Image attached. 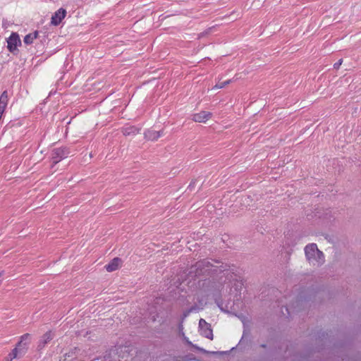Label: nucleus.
<instances>
[{"label": "nucleus", "mask_w": 361, "mask_h": 361, "mask_svg": "<svg viewBox=\"0 0 361 361\" xmlns=\"http://www.w3.org/2000/svg\"><path fill=\"white\" fill-rule=\"evenodd\" d=\"M37 37V32H33V33H30L27 35L25 36L24 37V43L26 44H31L34 39H36Z\"/></svg>", "instance_id": "nucleus-12"}, {"label": "nucleus", "mask_w": 361, "mask_h": 361, "mask_svg": "<svg viewBox=\"0 0 361 361\" xmlns=\"http://www.w3.org/2000/svg\"><path fill=\"white\" fill-rule=\"evenodd\" d=\"M21 350L20 347H18L16 345V348L12 350V351L6 357V361H12L13 359L17 358L18 357V354Z\"/></svg>", "instance_id": "nucleus-11"}, {"label": "nucleus", "mask_w": 361, "mask_h": 361, "mask_svg": "<svg viewBox=\"0 0 361 361\" xmlns=\"http://www.w3.org/2000/svg\"><path fill=\"white\" fill-rule=\"evenodd\" d=\"M2 115L3 114H0V120L1 119Z\"/></svg>", "instance_id": "nucleus-19"}, {"label": "nucleus", "mask_w": 361, "mask_h": 361, "mask_svg": "<svg viewBox=\"0 0 361 361\" xmlns=\"http://www.w3.org/2000/svg\"><path fill=\"white\" fill-rule=\"evenodd\" d=\"M231 80H226L223 82H219L215 85V86L213 87V89H221L224 87L226 85H228L231 82Z\"/></svg>", "instance_id": "nucleus-14"}, {"label": "nucleus", "mask_w": 361, "mask_h": 361, "mask_svg": "<svg viewBox=\"0 0 361 361\" xmlns=\"http://www.w3.org/2000/svg\"><path fill=\"white\" fill-rule=\"evenodd\" d=\"M21 44L19 35L13 32L7 39V48L10 52L16 54L18 51V47Z\"/></svg>", "instance_id": "nucleus-2"}, {"label": "nucleus", "mask_w": 361, "mask_h": 361, "mask_svg": "<svg viewBox=\"0 0 361 361\" xmlns=\"http://www.w3.org/2000/svg\"><path fill=\"white\" fill-rule=\"evenodd\" d=\"M2 276V273H0V278Z\"/></svg>", "instance_id": "nucleus-20"}, {"label": "nucleus", "mask_w": 361, "mask_h": 361, "mask_svg": "<svg viewBox=\"0 0 361 361\" xmlns=\"http://www.w3.org/2000/svg\"><path fill=\"white\" fill-rule=\"evenodd\" d=\"M305 255L310 263L313 265H319L324 262V254L318 250L314 243L307 245L305 248Z\"/></svg>", "instance_id": "nucleus-1"}, {"label": "nucleus", "mask_w": 361, "mask_h": 361, "mask_svg": "<svg viewBox=\"0 0 361 361\" xmlns=\"http://www.w3.org/2000/svg\"><path fill=\"white\" fill-rule=\"evenodd\" d=\"M54 337V333L51 331H47L39 341L38 348L42 349L45 345L50 342Z\"/></svg>", "instance_id": "nucleus-7"}, {"label": "nucleus", "mask_w": 361, "mask_h": 361, "mask_svg": "<svg viewBox=\"0 0 361 361\" xmlns=\"http://www.w3.org/2000/svg\"><path fill=\"white\" fill-rule=\"evenodd\" d=\"M204 335L207 338L212 339L213 336L212 329L208 328V329L205 331Z\"/></svg>", "instance_id": "nucleus-15"}, {"label": "nucleus", "mask_w": 361, "mask_h": 361, "mask_svg": "<svg viewBox=\"0 0 361 361\" xmlns=\"http://www.w3.org/2000/svg\"><path fill=\"white\" fill-rule=\"evenodd\" d=\"M66 16V11L61 8L57 10L51 16V23L54 25H59Z\"/></svg>", "instance_id": "nucleus-4"}, {"label": "nucleus", "mask_w": 361, "mask_h": 361, "mask_svg": "<svg viewBox=\"0 0 361 361\" xmlns=\"http://www.w3.org/2000/svg\"><path fill=\"white\" fill-rule=\"evenodd\" d=\"M69 154V151L66 147H61L54 149L51 153V159L53 164L55 165L61 161L62 159L67 157Z\"/></svg>", "instance_id": "nucleus-3"}, {"label": "nucleus", "mask_w": 361, "mask_h": 361, "mask_svg": "<svg viewBox=\"0 0 361 361\" xmlns=\"http://www.w3.org/2000/svg\"><path fill=\"white\" fill-rule=\"evenodd\" d=\"M199 324H200V326H202L203 324H204V325H206V326H207V325H208V324H207V323L205 322V320H204L203 319H201L200 320Z\"/></svg>", "instance_id": "nucleus-17"}, {"label": "nucleus", "mask_w": 361, "mask_h": 361, "mask_svg": "<svg viewBox=\"0 0 361 361\" xmlns=\"http://www.w3.org/2000/svg\"><path fill=\"white\" fill-rule=\"evenodd\" d=\"M30 337H31L30 334H27V333L22 335L20 337L19 342L17 343L18 347L22 348L23 346H24V347L26 346L29 343Z\"/></svg>", "instance_id": "nucleus-10"}, {"label": "nucleus", "mask_w": 361, "mask_h": 361, "mask_svg": "<svg viewBox=\"0 0 361 361\" xmlns=\"http://www.w3.org/2000/svg\"><path fill=\"white\" fill-rule=\"evenodd\" d=\"M122 259L119 257L114 258L109 264H106L104 268L108 272H113L118 269L122 265Z\"/></svg>", "instance_id": "nucleus-5"}, {"label": "nucleus", "mask_w": 361, "mask_h": 361, "mask_svg": "<svg viewBox=\"0 0 361 361\" xmlns=\"http://www.w3.org/2000/svg\"><path fill=\"white\" fill-rule=\"evenodd\" d=\"M342 63H343V59H340V60H338V61H337L336 63H335L334 64V68L335 69H338V68H339V67L341 66V65L342 64Z\"/></svg>", "instance_id": "nucleus-16"}, {"label": "nucleus", "mask_w": 361, "mask_h": 361, "mask_svg": "<svg viewBox=\"0 0 361 361\" xmlns=\"http://www.w3.org/2000/svg\"><path fill=\"white\" fill-rule=\"evenodd\" d=\"M8 92L4 91L0 96V113H4L8 105Z\"/></svg>", "instance_id": "nucleus-8"}, {"label": "nucleus", "mask_w": 361, "mask_h": 361, "mask_svg": "<svg viewBox=\"0 0 361 361\" xmlns=\"http://www.w3.org/2000/svg\"><path fill=\"white\" fill-rule=\"evenodd\" d=\"M210 118V114H191L190 119L195 122L206 123Z\"/></svg>", "instance_id": "nucleus-9"}, {"label": "nucleus", "mask_w": 361, "mask_h": 361, "mask_svg": "<svg viewBox=\"0 0 361 361\" xmlns=\"http://www.w3.org/2000/svg\"><path fill=\"white\" fill-rule=\"evenodd\" d=\"M137 129L135 127L127 128L123 130V133L125 135H130V133L135 134Z\"/></svg>", "instance_id": "nucleus-13"}, {"label": "nucleus", "mask_w": 361, "mask_h": 361, "mask_svg": "<svg viewBox=\"0 0 361 361\" xmlns=\"http://www.w3.org/2000/svg\"><path fill=\"white\" fill-rule=\"evenodd\" d=\"M202 262L199 263V264H197V269H199V268L200 267V266H201V264H202Z\"/></svg>", "instance_id": "nucleus-18"}, {"label": "nucleus", "mask_w": 361, "mask_h": 361, "mask_svg": "<svg viewBox=\"0 0 361 361\" xmlns=\"http://www.w3.org/2000/svg\"><path fill=\"white\" fill-rule=\"evenodd\" d=\"M145 139L150 141H156L161 137L164 133L163 131H157L154 130H147L144 133Z\"/></svg>", "instance_id": "nucleus-6"}]
</instances>
